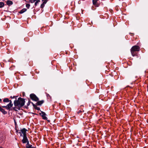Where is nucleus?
<instances>
[{
    "label": "nucleus",
    "instance_id": "a878e982",
    "mask_svg": "<svg viewBox=\"0 0 148 148\" xmlns=\"http://www.w3.org/2000/svg\"><path fill=\"white\" fill-rule=\"evenodd\" d=\"M47 97H50V96L49 94H47Z\"/></svg>",
    "mask_w": 148,
    "mask_h": 148
},
{
    "label": "nucleus",
    "instance_id": "6ab92c4d",
    "mask_svg": "<svg viewBox=\"0 0 148 148\" xmlns=\"http://www.w3.org/2000/svg\"><path fill=\"white\" fill-rule=\"evenodd\" d=\"M37 0H29V1L32 3H34Z\"/></svg>",
    "mask_w": 148,
    "mask_h": 148
},
{
    "label": "nucleus",
    "instance_id": "2eb2a0df",
    "mask_svg": "<svg viewBox=\"0 0 148 148\" xmlns=\"http://www.w3.org/2000/svg\"><path fill=\"white\" fill-rule=\"evenodd\" d=\"M131 53L132 55L133 56H135L136 55V53H135L134 51L132 50H131Z\"/></svg>",
    "mask_w": 148,
    "mask_h": 148
},
{
    "label": "nucleus",
    "instance_id": "a211bd4d",
    "mask_svg": "<svg viewBox=\"0 0 148 148\" xmlns=\"http://www.w3.org/2000/svg\"><path fill=\"white\" fill-rule=\"evenodd\" d=\"M26 6L28 9H29L30 6V5L28 3L26 4Z\"/></svg>",
    "mask_w": 148,
    "mask_h": 148
},
{
    "label": "nucleus",
    "instance_id": "9d476101",
    "mask_svg": "<svg viewBox=\"0 0 148 148\" xmlns=\"http://www.w3.org/2000/svg\"><path fill=\"white\" fill-rule=\"evenodd\" d=\"M44 102L43 100L39 101L36 103V104L38 106L44 103Z\"/></svg>",
    "mask_w": 148,
    "mask_h": 148
},
{
    "label": "nucleus",
    "instance_id": "39448f33",
    "mask_svg": "<svg viewBox=\"0 0 148 148\" xmlns=\"http://www.w3.org/2000/svg\"><path fill=\"white\" fill-rule=\"evenodd\" d=\"M23 139L22 140V142L23 143H27V145L29 144V141L26 136H23Z\"/></svg>",
    "mask_w": 148,
    "mask_h": 148
},
{
    "label": "nucleus",
    "instance_id": "f257e3e1",
    "mask_svg": "<svg viewBox=\"0 0 148 148\" xmlns=\"http://www.w3.org/2000/svg\"><path fill=\"white\" fill-rule=\"evenodd\" d=\"M25 102V101L24 99L19 97L17 100L14 101V104L15 106H18L21 108L24 105Z\"/></svg>",
    "mask_w": 148,
    "mask_h": 148
},
{
    "label": "nucleus",
    "instance_id": "7c9ffc66",
    "mask_svg": "<svg viewBox=\"0 0 148 148\" xmlns=\"http://www.w3.org/2000/svg\"><path fill=\"white\" fill-rule=\"evenodd\" d=\"M16 132H17V133H18V131L17 130V131H16Z\"/></svg>",
    "mask_w": 148,
    "mask_h": 148
},
{
    "label": "nucleus",
    "instance_id": "393cba45",
    "mask_svg": "<svg viewBox=\"0 0 148 148\" xmlns=\"http://www.w3.org/2000/svg\"><path fill=\"white\" fill-rule=\"evenodd\" d=\"M3 108H5L7 109V106H2Z\"/></svg>",
    "mask_w": 148,
    "mask_h": 148
},
{
    "label": "nucleus",
    "instance_id": "9b49d317",
    "mask_svg": "<svg viewBox=\"0 0 148 148\" xmlns=\"http://www.w3.org/2000/svg\"><path fill=\"white\" fill-rule=\"evenodd\" d=\"M7 4L9 5H10L12 4L13 3L11 1L8 0L6 2Z\"/></svg>",
    "mask_w": 148,
    "mask_h": 148
},
{
    "label": "nucleus",
    "instance_id": "5701e85b",
    "mask_svg": "<svg viewBox=\"0 0 148 148\" xmlns=\"http://www.w3.org/2000/svg\"><path fill=\"white\" fill-rule=\"evenodd\" d=\"M35 109H36V110H39L40 109V108H39V107H36L35 108Z\"/></svg>",
    "mask_w": 148,
    "mask_h": 148
},
{
    "label": "nucleus",
    "instance_id": "bb28decb",
    "mask_svg": "<svg viewBox=\"0 0 148 148\" xmlns=\"http://www.w3.org/2000/svg\"><path fill=\"white\" fill-rule=\"evenodd\" d=\"M31 103H32V104L33 105V106H35V104H34L33 103H32V102H31Z\"/></svg>",
    "mask_w": 148,
    "mask_h": 148
},
{
    "label": "nucleus",
    "instance_id": "dca6fc26",
    "mask_svg": "<svg viewBox=\"0 0 148 148\" xmlns=\"http://www.w3.org/2000/svg\"><path fill=\"white\" fill-rule=\"evenodd\" d=\"M27 148H32V145H29V143L27 145Z\"/></svg>",
    "mask_w": 148,
    "mask_h": 148
},
{
    "label": "nucleus",
    "instance_id": "4468645a",
    "mask_svg": "<svg viewBox=\"0 0 148 148\" xmlns=\"http://www.w3.org/2000/svg\"><path fill=\"white\" fill-rule=\"evenodd\" d=\"M4 4L3 2H0V8H2L4 6Z\"/></svg>",
    "mask_w": 148,
    "mask_h": 148
},
{
    "label": "nucleus",
    "instance_id": "c85d7f7f",
    "mask_svg": "<svg viewBox=\"0 0 148 148\" xmlns=\"http://www.w3.org/2000/svg\"><path fill=\"white\" fill-rule=\"evenodd\" d=\"M25 93L24 92L23 93V95L24 96V95Z\"/></svg>",
    "mask_w": 148,
    "mask_h": 148
},
{
    "label": "nucleus",
    "instance_id": "423d86ee",
    "mask_svg": "<svg viewBox=\"0 0 148 148\" xmlns=\"http://www.w3.org/2000/svg\"><path fill=\"white\" fill-rule=\"evenodd\" d=\"M40 114L41 115L43 119L47 120V119L46 116V114L45 112L41 111V113H40Z\"/></svg>",
    "mask_w": 148,
    "mask_h": 148
},
{
    "label": "nucleus",
    "instance_id": "aec40b11",
    "mask_svg": "<svg viewBox=\"0 0 148 148\" xmlns=\"http://www.w3.org/2000/svg\"><path fill=\"white\" fill-rule=\"evenodd\" d=\"M42 1H43L42 3L44 4H46L47 2V1L46 0H42Z\"/></svg>",
    "mask_w": 148,
    "mask_h": 148
},
{
    "label": "nucleus",
    "instance_id": "0eeeda50",
    "mask_svg": "<svg viewBox=\"0 0 148 148\" xmlns=\"http://www.w3.org/2000/svg\"><path fill=\"white\" fill-rule=\"evenodd\" d=\"M98 1V0H92L93 4L96 7H98L99 6Z\"/></svg>",
    "mask_w": 148,
    "mask_h": 148
},
{
    "label": "nucleus",
    "instance_id": "1a4fd4ad",
    "mask_svg": "<svg viewBox=\"0 0 148 148\" xmlns=\"http://www.w3.org/2000/svg\"><path fill=\"white\" fill-rule=\"evenodd\" d=\"M0 111H1V112H2L3 114H7V112L5 111L4 109H3L1 108V107L0 106Z\"/></svg>",
    "mask_w": 148,
    "mask_h": 148
},
{
    "label": "nucleus",
    "instance_id": "cd10ccee",
    "mask_svg": "<svg viewBox=\"0 0 148 148\" xmlns=\"http://www.w3.org/2000/svg\"><path fill=\"white\" fill-rule=\"evenodd\" d=\"M1 101H2L1 99H0V102H1Z\"/></svg>",
    "mask_w": 148,
    "mask_h": 148
},
{
    "label": "nucleus",
    "instance_id": "6e6552de",
    "mask_svg": "<svg viewBox=\"0 0 148 148\" xmlns=\"http://www.w3.org/2000/svg\"><path fill=\"white\" fill-rule=\"evenodd\" d=\"M13 104L12 103V101L10 100V102L8 104L7 106V109L9 110L11 107H12Z\"/></svg>",
    "mask_w": 148,
    "mask_h": 148
},
{
    "label": "nucleus",
    "instance_id": "f8f14e48",
    "mask_svg": "<svg viewBox=\"0 0 148 148\" xmlns=\"http://www.w3.org/2000/svg\"><path fill=\"white\" fill-rule=\"evenodd\" d=\"M27 10V9L25 8H23L21 10L20 12H19V13L20 14H22L26 11Z\"/></svg>",
    "mask_w": 148,
    "mask_h": 148
},
{
    "label": "nucleus",
    "instance_id": "412c9836",
    "mask_svg": "<svg viewBox=\"0 0 148 148\" xmlns=\"http://www.w3.org/2000/svg\"><path fill=\"white\" fill-rule=\"evenodd\" d=\"M44 6H45V4L43 3H42L41 4L40 7L41 8H43Z\"/></svg>",
    "mask_w": 148,
    "mask_h": 148
},
{
    "label": "nucleus",
    "instance_id": "7ed1b4c3",
    "mask_svg": "<svg viewBox=\"0 0 148 148\" xmlns=\"http://www.w3.org/2000/svg\"><path fill=\"white\" fill-rule=\"evenodd\" d=\"M27 130L25 128H23L22 130H21V132H20L19 133L20 134V136H26V132Z\"/></svg>",
    "mask_w": 148,
    "mask_h": 148
},
{
    "label": "nucleus",
    "instance_id": "b1692460",
    "mask_svg": "<svg viewBox=\"0 0 148 148\" xmlns=\"http://www.w3.org/2000/svg\"><path fill=\"white\" fill-rule=\"evenodd\" d=\"M25 1L27 3H28L30 2L29 1V0H25Z\"/></svg>",
    "mask_w": 148,
    "mask_h": 148
},
{
    "label": "nucleus",
    "instance_id": "20e7f679",
    "mask_svg": "<svg viewBox=\"0 0 148 148\" xmlns=\"http://www.w3.org/2000/svg\"><path fill=\"white\" fill-rule=\"evenodd\" d=\"M140 47L138 46H134L132 47L131 49V50L135 51H138L140 50Z\"/></svg>",
    "mask_w": 148,
    "mask_h": 148
},
{
    "label": "nucleus",
    "instance_id": "4be33fe9",
    "mask_svg": "<svg viewBox=\"0 0 148 148\" xmlns=\"http://www.w3.org/2000/svg\"><path fill=\"white\" fill-rule=\"evenodd\" d=\"M30 103H31V102H30V101H28V103L27 104V106H29V105Z\"/></svg>",
    "mask_w": 148,
    "mask_h": 148
},
{
    "label": "nucleus",
    "instance_id": "2f4dec72",
    "mask_svg": "<svg viewBox=\"0 0 148 148\" xmlns=\"http://www.w3.org/2000/svg\"><path fill=\"white\" fill-rule=\"evenodd\" d=\"M11 97V98H12V96H11V97Z\"/></svg>",
    "mask_w": 148,
    "mask_h": 148
},
{
    "label": "nucleus",
    "instance_id": "f3484780",
    "mask_svg": "<svg viewBox=\"0 0 148 148\" xmlns=\"http://www.w3.org/2000/svg\"><path fill=\"white\" fill-rule=\"evenodd\" d=\"M40 1V0H37L35 3V6L37 5V4Z\"/></svg>",
    "mask_w": 148,
    "mask_h": 148
},
{
    "label": "nucleus",
    "instance_id": "ddd939ff",
    "mask_svg": "<svg viewBox=\"0 0 148 148\" xmlns=\"http://www.w3.org/2000/svg\"><path fill=\"white\" fill-rule=\"evenodd\" d=\"M3 101L4 102H10V101L8 99L6 98L4 99Z\"/></svg>",
    "mask_w": 148,
    "mask_h": 148
},
{
    "label": "nucleus",
    "instance_id": "c756f323",
    "mask_svg": "<svg viewBox=\"0 0 148 148\" xmlns=\"http://www.w3.org/2000/svg\"><path fill=\"white\" fill-rule=\"evenodd\" d=\"M15 97V96H13V97H12V98H14Z\"/></svg>",
    "mask_w": 148,
    "mask_h": 148
},
{
    "label": "nucleus",
    "instance_id": "f03ea898",
    "mask_svg": "<svg viewBox=\"0 0 148 148\" xmlns=\"http://www.w3.org/2000/svg\"><path fill=\"white\" fill-rule=\"evenodd\" d=\"M31 99L33 101H37L38 100V97L34 94H31L30 95Z\"/></svg>",
    "mask_w": 148,
    "mask_h": 148
}]
</instances>
